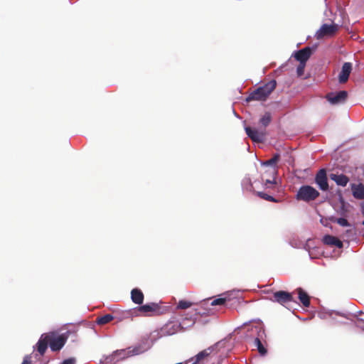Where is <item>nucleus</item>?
<instances>
[{"label": "nucleus", "instance_id": "17", "mask_svg": "<svg viewBox=\"0 0 364 364\" xmlns=\"http://www.w3.org/2000/svg\"><path fill=\"white\" fill-rule=\"evenodd\" d=\"M144 298V294L139 289L135 288L132 290L131 299L134 304L138 305L142 304Z\"/></svg>", "mask_w": 364, "mask_h": 364}, {"label": "nucleus", "instance_id": "26", "mask_svg": "<svg viewBox=\"0 0 364 364\" xmlns=\"http://www.w3.org/2000/svg\"><path fill=\"white\" fill-rule=\"evenodd\" d=\"M331 221L336 223L343 227L350 226L348 221L346 218H343L331 219Z\"/></svg>", "mask_w": 364, "mask_h": 364}, {"label": "nucleus", "instance_id": "15", "mask_svg": "<svg viewBox=\"0 0 364 364\" xmlns=\"http://www.w3.org/2000/svg\"><path fill=\"white\" fill-rule=\"evenodd\" d=\"M49 334L41 335L36 344L37 350L41 355H43L48 348V345L49 344Z\"/></svg>", "mask_w": 364, "mask_h": 364}, {"label": "nucleus", "instance_id": "7", "mask_svg": "<svg viewBox=\"0 0 364 364\" xmlns=\"http://www.w3.org/2000/svg\"><path fill=\"white\" fill-rule=\"evenodd\" d=\"M255 331L257 333V337L254 341L255 346L257 347L260 355H264L267 354V350L261 341L263 335H264V330L260 326H257L255 327Z\"/></svg>", "mask_w": 364, "mask_h": 364}, {"label": "nucleus", "instance_id": "24", "mask_svg": "<svg viewBox=\"0 0 364 364\" xmlns=\"http://www.w3.org/2000/svg\"><path fill=\"white\" fill-rule=\"evenodd\" d=\"M192 306V303L186 300H180L177 304V309H186Z\"/></svg>", "mask_w": 364, "mask_h": 364}, {"label": "nucleus", "instance_id": "19", "mask_svg": "<svg viewBox=\"0 0 364 364\" xmlns=\"http://www.w3.org/2000/svg\"><path fill=\"white\" fill-rule=\"evenodd\" d=\"M353 196L356 199L362 200L364 198V186L362 184L352 186Z\"/></svg>", "mask_w": 364, "mask_h": 364}, {"label": "nucleus", "instance_id": "1", "mask_svg": "<svg viewBox=\"0 0 364 364\" xmlns=\"http://www.w3.org/2000/svg\"><path fill=\"white\" fill-rule=\"evenodd\" d=\"M277 82L272 80L264 84L263 86L259 87L252 92L246 98L247 102L250 101H265L272 91L276 88Z\"/></svg>", "mask_w": 364, "mask_h": 364}, {"label": "nucleus", "instance_id": "18", "mask_svg": "<svg viewBox=\"0 0 364 364\" xmlns=\"http://www.w3.org/2000/svg\"><path fill=\"white\" fill-rule=\"evenodd\" d=\"M330 178L334 181L337 185L341 186H346L349 181L348 177L343 174L331 173Z\"/></svg>", "mask_w": 364, "mask_h": 364}, {"label": "nucleus", "instance_id": "6", "mask_svg": "<svg viewBox=\"0 0 364 364\" xmlns=\"http://www.w3.org/2000/svg\"><path fill=\"white\" fill-rule=\"evenodd\" d=\"M315 183L322 191H327L328 190V182L326 171L324 168L320 169L316 174Z\"/></svg>", "mask_w": 364, "mask_h": 364}, {"label": "nucleus", "instance_id": "11", "mask_svg": "<svg viewBox=\"0 0 364 364\" xmlns=\"http://www.w3.org/2000/svg\"><path fill=\"white\" fill-rule=\"evenodd\" d=\"M313 53V49L310 47H305L297 52H296L294 55L295 59L298 60L299 63H306V61L309 59L311 55Z\"/></svg>", "mask_w": 364, "mask_h": 364}, {"label": "nucleus", "instance_id": "27", "mask_svg": "<svg viewBox=\"0 0 364 364\" xmlns=\"http://www.w3.org/2000/svg\"><path fill=\"white\" fill-rule=\"evenodd\" d=\"M279 155L276 154L274 155L272 159L266 161L264 164L267 166H273L277 164V162L279 161Z\"/></svg>", "mask_w": 364, "mask_h": 364}, {"label": "nucleus", "instance_id": "29", "mask_svg": "<svg viewBox=\"0 0 364 364\" xmlns=\"http://www.w3.org/2000/svg\"><path fill=\"white\" fill-rule=\"evenodd\" d=\"M361 320H364V314L358 317L355 321L356 326L364 330V321Z\"/></svg>", "mask_w": 364, "mask_h": 364}, {"label": "nucleus", "instance_id": "22", "mask_svg": "<svg viewBox=\"0 0 364 364\" xmlns=\"http://www.w3.org/2000/svg\"><path fill=\"white\" fill-rule=\"evenodd\" d=\"M129 355H130V351H127L124 349L116 350L113 353V356L117 358V360L124 359V358L129 357Z\"/></svg>", "mask_w": 364, "mask_h": 364}, {"label": "nucleus", "instance_id": "33", "mask_svg": "<svg viewBox=\"0 0 364 364\" xmlns=\"http://www.w3.org/2000/svg\"><path fill=\"white\" fill-rule=\"evenodd\" d=\"M362 214L364 215V205L362 206ZM362 223L364 225V220L363 221Z\"/></svg>", "mask_w": 364, "mask_h": 364}, {"label": "nucleus", "instance_id": "5", "mask_svg": "<svg viewBox=\"0 0 364 364\" xmlns=\"http://www.w3.org/2000/svg\"><path fill=\"white\" fill-rule=\"evenodd\" d=\"M49 337V346L53 351L60 350L65 344L67 337L64 335H60L55 336L53 333H48Z\"/></svg>", "mask_w": 364, "mask_h": 364}, {"label": "nucleus", "instance_id": "2", "mask_svg": "<svg viewBox=\"0 0 364 364\" xmlns=\"http://www.w3.org/2000/svg\"><path fill=\"white\" fill-rule=\"evenodd\" d=\"M319 195V192L315 188L309 185H304L299 188L296 198L298 200L309 203L315 200Z\"/></svg>", "mask_w": 364, "mask_h": 364}, {"label": "nucleus", "instance_id": "16", "mask_svg": "<svg viewBox=\"0 0 364 364\" xmlns=\"http://www.w3.org/2000/svg\"><path fill=\"white\" fill-rule=\"evenodd\" d=\"M323 242L325 245H329L331 247L335 246V247H337L339 248L343 247V242L340 240H338L337 237L330 235H327L323 237Z\"/></svg>", "mask_w": 364, "mask_h": 364}, {"label": "nucleus", "instance_id": "30", "mask_svg": "<svg viewBox=\"0 0 364 364\" xmlns=\"http://www.w3.org/2000/svg\"><path fill=\"white\" fill-rule=\"evenodd\" d=\"M75 359L74 358H70L63 361L61 364H75Z\"/></svg>", "mask_w": 364, "mask_h": 364}, {"label": "nucleus", "instance_id": "4", "mask_svg": "<svg viewBox=\"0 0 364 364\" xmlns=\"http://www.w3.org/2000/svg\"><path fill=\"white\" fill-rule=\"evenodd\" d=\"M223 344L222 342H218L215 345L208 347V348L200 351L196 355V360L193 364H197L205 358H207L210 355H216L220 352V348L222 347Z\"/></svg>", "mask_w": 364, "mask_h": 364}, {"label": "nucleus", "instance_id": "20", "mask_svg": "<svg viewBox=\"0 0 364 364\" xmlns=\"http://www.w3.org/2000/svg\"><path fill=\"white\" fill-rule=\"evenodd\" d=\"M299 294V299L301 303L305 307H309L310 305V297L306 292H305L301 288L296 289Z\"/></svg>", "mask_w": 364, "mask_h": 364}, {"label": "nucleus", "instance_id": "8", "mask_svg": "<svg viewBox=\"0 0 364 364\" xmlns=\"http://www.w3.org/2000/svg\"><path fill=\"white\" fill-rule=\"evenodd\" d=\"M273 300L284 305L294 301L291 293L285 291H278L274 293Z\"/></svg>", "mask_w": 364, "mask_h": 364}, {"label": "nucleus", "instance_id": "21", "mask_svg": "<svg viewBox=\"0 0 364 364\" xmlns=\"http://www.w3.org/2000/svg\"><path fill=\"white\" fill-rule=\"evenodd\" d=\"M114 318V316L112 314H106L100 317L97 318L96 322L99 325H105L108 323H109L111 321H112Z\"/></svg>", "mask_w": 364, "mask_h": 364}, {"label": "nucleus", "instance_id": "10", "mask_svg": "<svg viewBox=\"0 0 364 364\" xmlns=\"http://www.w3.org/2000/svg\"><path fill=\"white\" fill-rule=\"evenodd\" d=\"M348 97V92L345 90L339 91L336 93H328L326 99L333 105L343 103Z\"/></svg>", "mask_w": 364, "mask_h": 364}, {"label": "nucleus", "instance_id": "31", "mask_svg": "<svg viewBox=\"0 0 364 364\" xmlns=\"http://www.w3.org/2000/svg\"><path fill=\"white\" fill-rule=\"evenodd\" d=\"M31 358V355H26L21 364H32Z\"/></svg>", "mask_w": 364, "mask_h": 364}, {"label": "nucleus", "instance_id": "23", "mask_svg": "<svg viewBox=\"0 0 364 364\" xmlns=\"http://www.w3.org/2000/svg\"><path fill=\"white\" fill-rule=\"evenodd\" d=\"M272 117L269 112H266L259 119L260 124L264 127H267L271 122Z\"/></svg>", "mask_w": 364, "mask_h": 364}, {"label": "nucleus", "instance_id": "28", "mask_svg": "<svg viewBox=\"0 0 364 364\" xmlns=\"http://www.w3.org/2000/svg\"><path fill=\"white\" fill-rule=\"evenodd\" d=\"M305 66H306V63H299V65H298V67L296 68V73H297L298 76H302L304 75Z\"/></svg>", "mask_w": 364, "mask_h": 364}, {"label": "nucleus", "instance_id": "3", "mask_svg": "<svg viewBox=\"0 0 364 364\" xmlns=\"http://www.w3.org/2000/svg\"><path fill=\"white\" fill-rule=\"evenodd\" d=\"M339 26L336 23L323 24L316 31L315 37L316 39H322L323 38H329L333 36L338 31Z\"/></svg>", "mask_w": 364, "mask_h": 364}, {"label": "nucleus", "instance_id": "32", "mask_svg": "<svg viewBox=\"0 0 364 364\" xmlns=\"http://www.w3.org/2000/svg\"><path fill=\"white\" fill-rule=\"evenodd\" d=\"M274 183H275V181L274 180L272 181V180H269V179H267L265 181V186L267 187H269V185H273Z\"/></svg>", "mask_w": 364, "mask_h": 364}, {"label": "nucleus", "instance_id": "13", "mask_svg": "<svg viewBox=\"0 0 364 364\" xmlns=\"http://www.w3.org/2000/svg\"><path fill=\"white\" fill-rule=\"evenodd\" d=\"M245 132L254 142H262L264 139V133L263 132H259L256 129L246 127Z\"/></svg>", "mask_w": 364, "mask_h": 364}, {"label": "nucleus", "instance_id": "9", "mask_svg": "<svg viewBox=\"0 0 364 364\" xmlns=\"http://www.w3.org/2000/svg\"><path fill=\"white\" fill-rule=\"evenodd\" d=\"M160 306L156 303H149L138 308V311L144 316H150L159 313Z\"/></svg>", "mask_w": 364, "mask_h": 364}, {"label": "nucleus", "instance_id": "14", "mask_svg": "<svg viewBox=\"0 0 364 364\" xmlns=\"http://www.w3.org/2000/svg\"><path fill=\"white\" fill-rule=\"evenodd\" d=\"M352 70V64L351 63H344L341 71L338 75V81L340 83H345L348 81L349 75Z\"/></svg>", "mask_w": 364, "mask_h": 364}, {"label": "nucleus", "instance_id": "25", "mask_svg": "<svg viewBox=\"0 0 364 364\" xmlns=\"http://www.w3.org/2000/svg\"><path fill=\"white\" fill-rule=\"evenodd\" d=\"M257 195L259 198H262V199H264V200H267V201H271V202H276V201H277V200L274 199V197H272V196H269V195H268V194H267V193H263V192H260V191L257 192Z\"/></svg>", "mask_w": 364, "mask_h": 364}, {"label": "nucleus", "instance_id": "12", "mask_svg": "<svg viewBox=\"0 0 364 364\" xmlns=\"http://www.w3.org/2000/svg\"><path fill=\"white\" fill-rule=\"evenodd\" d=\"M233 293L227 292L222 295V297L213 299L211 302V306H217V305H228V302H230L233 300H236L238 301V299L233 296Z\"/></svg>", "mask_w": 364, "mask_h": 364}]
</instances>
